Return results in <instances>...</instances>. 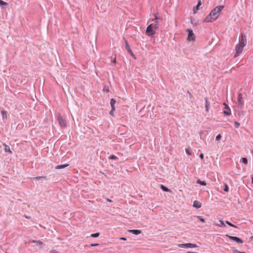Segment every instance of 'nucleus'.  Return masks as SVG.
<instances>
[{
	"label": "nucleus",
	"instance_id": "1",
	"mask_svg": "<svg viewBox=\"0 0 253 253\" xmlns=\"http://www.w3.org/2000/svg\"><path fill=\"white\" fill-rule=\"evenodd\" d=\"M224 8V6L219 5L212 9L210 13L204 20V22H211L215 21L219 16L221 11Z\"/></svg>",
	"mask_w": 253,
	"mask_h": 253
},
{
	"label": "nucleus",
	"instance_id": "2",
	"mask_svg": "<svg viewBox=\"0 0 253 253\" xmlns=\"http://www.w3.org/2000/svg\"><path fill=\"white\" fill-rule=\"evenodd\" d=\"M247 43L246 36L244 33H241L239 38V42L235 47L236 52L234 57H236L242 52L244 46Z\"/></svg>",
	"mask_w": 253,
	"mask_h": 253
},
{
	"label": "nucleus",
	"instance_id": "3",
	"mask_svg": "<svg viewBox=\"0 0 253 253\" xmlns=\"http://www.w3.org/2000/svg\"><path fill=\"white\" fill-rule=\"evenodd\" d=\"M160 21H162V18L157 16L156 15H155V18L152 19L153 23L151 24L150 25H152V27H153L155 30H157L159 29Z\"/></svg>",
	"mask_w": 253,
	"mask_h": 253
},
{
	"label": "nucleus",
	"instance_id": "4",
	"mask_svg": "<svg viewBox=\"0 0 253 253\" xmlns=\"http://www.w3.org/2000/svg\"><path fill=\"white\" fill-rule=\"evenodd\" d=\"M155 30L152 25H149L147 27L146 34L149 36H153L155 34Z\"/></svg>",
	"mask_w": 253,
	"mask_h": 253
},
{
	"label": "nucleus",
	"instance_id": "5",
	"mask_svg": "<svg viewBox=\"0 0 253 253\" xmlns=\"http://www.w3.org/2000/svg\"><path fill=\"white\" fill-rule=\"evenodd\" d=\"M178 246L180 248H197L198 247V246L195 244H192V243H186V244H179Z\"/></svg>",
	"mask_w": 253,
	"mask_h": 253
},
{
	"label": "nucleus",
	"instance_id": "6",
	"mask_svg": "<svg viewBox=\"0 0 253 253\" xmlns=\"http://www.w3.org/2000/svg\"><path fill=\"white\" fill-rule=\"evenodd\" d=\"M237 104L239 107L242 108L244 105V102L243 101V97L242 93H240L238 94Z\"/></svg>",
	"mask_w": 253,
	"mask_h": 253
},
{
	"label": "nucleus",
	"instance_id": "7",
	"mask_svg": "<svg viewBox=\"0 0 253 253\" xmlns=\"http://www.w3.org/2000/svg\"><path fill=\"white\" fill-rule=\"evenodd\" d=\"M226 236L228 237L230 240H233L238 244H242L243 243V241L237 237L231 236L228 235H226Z\"/></svg>",
	"mask_w": 253,
	"mask_h": 253
},
{
	"label": "nucleus",
	"instance_id": "8",
	"mask_svg": "<svg viewBox=\"0 0 253 253\" xmlns=\"http://www.w3.org/2000/svg\"><path fill=\"white\" fill-rule=\"evenodd\" d=\"M57 119L58 121L59 124L62 127H65L66 126V124L65 120L62 118L61 116L59 114L58 115Z\"/></svg>",
	"mask_w": 253,
	"mask_h": 253
},
{
	"label": "nucleus",
	"instance_id": "9",
	"mask_svg": "<svg viewBox=\"0 0 253 253\" xmlns=\"http://www.w3.org/2000/svg\"><path fill=\"white\" fill-rule=\"evenodd\" d=\"M187 31L188 32L187 40L188 41H194L195 40V36L192 30L187 29Z\"/></svg>",
	"mask_w": 253,
	"mask_h": 253
},
{
	"label": "nucleus",
	"instance_id": "10",
	"mask_svg": "<svg viewBox=\"0 0 253 253\" xmlns=\"http://www.w3.org/2000/svg\"><path fill=\"white\" fill-rule=\"evenodd\" d=\"M224 105H225L226 110L223 112V113L226 116H229L231 114L230 109L228 105L225 104H224Z\"/></svg>",
	"mask_w": 253,
	"mask_h": 253
},
{
	"label": "nucleus",
	"instance_id": "11",
	"mask_svg": "<svg viewBox=\"0 0 253 253\" xmlns=\"http://www.w3.org/2000/svg\"><path fill=\"white\" fill-rule=\"evenodd\" d=\"M202 206L201 203L198 201H195L193 203V207L196 208H200Z\"/></svg>",
	"mask_w": 253,
	"mask_h": 253
},
{
	"label": "nucleus",
	"instance_id": "12",
	"mask_svg": "<svg viewBox=\"0 0 253 253\" xmlns=\"http://www.w3.org/2000/svg\"><path fill=\"white\" fill-rule=\"evenodd\" d=\"M205 102H206V105H205L206 110V111L209 112V107L210 106V103L208 101L207 97H206L205 99Z\"/></svg>",
	"mask_w": 253,
	"mask_h": 253
},
{
	"label": "nucleus",
	"instance_id": "13",
	"mask_svg": "<svg viewBox=\"0 0 253 253\" xmlns=\"http://www.w3.org/2000/svg\"><path fill=\"white\" fill-rule=\"evenodd\" d=\"M129 232L135 235H138L141 232L140 230L137 229L130 230Z\"/></svg>",
	"mask_w": 253,
	"mask_h": 253
},
{
	"label": "nucleus",
	"instance_id": "14",
	"mask_svg": "<svg viewBox=\"0 0 253 253\" xmlns=\"http://www.w3.org/2000/svg\"><path fill=\"white\" fill-rule=\"evenodd\" d=\"M33 178L34 179L37 180H46L47 179V177L44 176H37V177H34Z\"/></svg>",
	"mask_w": 253,
	"mask_h": 253
},
{
	"label": "nucleus",
	"instance_id": "15",
	"mask_svg": "<svg viewBox=\"0 0 253 253\" xmlns=\"http://www.w3.org/2000/svg\"><path fill=\"white\" fill-rule=\"evenodd\" d=\"M68 166H69V165H68V164L58 165L55 167V169H64Z\"/></svg>",
	"mask_w": 253,
	"mask_h": 253
},
{
	"label": "nucleus",
	"instance_id": "16",
	"mask_svg": "<svg viewBox=\"0 0 253 253\" xmlns=\"http://www.w3.org/2000/svg\"><path fill=\"white\" fill-rule=\"evenodd\" d=\"M32 242L35 243L37 246H40L41 248H42L43 245V243L41 241L33 240Z\"/></svg>",
	"mask_w": 253,
	"mask_h": 253
},
{
	"label": "nucleus",
	"instance_id": "17",
	"mask_svg": "<svg viewBox=\"0 0 253 253\" xmlns=\"http://www.w3.org/2000/svg\"><path fill=\"white\" fill-rule=\"evenodd\" d=\"M3 145L4 146V151L6 152H9L10 153H12V152L10 150L9 146L6 145L5 144H4Z\"/></svg>",
	"mask_w": 253,
	"mask_h": 253
},
{
	"label": "nucleus",
	"instance_id": "18",
	"mask_svg": "<svg viewBox=\"0 0 253 253\" xmlns=\"http://www.w3.org/2000/svg\"><path fill=\"white\" fill-rule=\"evenodd\" d=\"M202 4L201 1H198V4L195 8L193 9V13H196L197 12V10L199 9V7Z\"/></svg>",
	"mask_w": 253,
	"mask_h": 253
},
{
	"label": "nucleus",
	"instance_id": "19",
	"mask_svg": "<svg viewBox=\"0 0 253 253\" xmlns=\"http://www.w3.org/2000/svg\"><path fill=\"white\" fill-rule=\"evenodd\" d=\"M1 114H2V119L3 120H4L7 119L6 111H5V110H2L1 111Z\"/></svg>",
	"mask_w": 253,
	"mask_h": 253
},
{
	"label": "nucleus",
	"instance_id": "20",
	"mask_svg": "<svg viewBox=\"0 0 253 253\" xmlns=\"http://www.w3.org/2000/svg\"><path fill=\"white\" fill-rule=\"evenodd\" d=\"M125 43H126V49H127V51L129 53H132V50L130 48L128 44V42H127L126 41H125Z\"/></svg>",
	"mask_w": 253,
	"mask_h": 253
},
{
	"label": "nucleus",
	"instance_id": "21",
	"mask_svg": "<svg viewBox=\"0 0 253 253\" xmlns=\"http://www.w3.org/2000/svg\"><path fill=\"white\" fill-rule=\"evenodd\" d=\"M197 183L203 186H206L207 185V183L205 181H201L199 179L197 180Z\"/></svg>",
	"mask_w": 253,
	"mask_h": 253
},
{
	"label": "nucleus",
	"instance_id": "22",
	"mask_svg": "<svg viewBox=\"0 0 253 253\" xmlns=\"http://www.w3.org/2000/svg\"><path fill=\"white\" fill-rule=\"evenodd\" d=\"M161 188L164 191H165V192H169L170 191V190L168 188L166 187V186H165L163 185H161Z\"/></svg>",
	"mask_w": 253,
	"mask_h": 253
},
{
	"label": "nucleus",
	"instance_id": "23",
	"mask_svg": "<svg viewBox=\"0 0 253 253\" xmlns=\"http://www.w3.org/2000/svg\"><path fill=\"white\" fill-rule=\"evenodd\" d=\"M219 222L220 223V224H216L215 225L220 227H223L225 226V225L223 220H220Z\"/></svg>",
	"mask_w": 253,
	"mask_h": 253
},
{
	"label": "nucleus",
	"instance_id": "24",
	"mask_svg": "<svg viewBox=\"0 0 253 253\" xmlns=\"http://www.w3.org/2000/svg\"><path fill=\"white\" fill-rule=\"evenodd\" d=\"M100 235L99 233H96L91 234L90 237L93 238H97Z\"/></svg>",
	"mask_w": 253,
	"mask_h": 253
},
{
	"label": "nucleus",
	"instance_id": "25",
	"mask_svg": "<svg viewBox=\"0 0 253 253\" xmlns=\"http://www.w3.org/2000/svg\"><path fill=\"white\" fill-rule=\"evenodd\" d=\"M116 102V101L114 98H112L110 101V104L111 106L115 105V103Z\"/></svg>",
	"mask_w": 253,
	"mask_h": 253
},
{
	"label": "nucleus",
	"instance_id": "26",
	"mask_svg": "<svg viewBox=\"0 0 253 253\" xmlns=\"http://www.w3.org/2000/svg\"><path fill=\"white\" fill-rule=\"evenodd\" d=\"M197 218H198L203 223H205V220L203 218L202 216H197Z\"/></svg>",
	"mask_w": 253,
	"mask_h": 253
},
{
	"label": "nucleus",
	"instance_id": "27",
	"mask_svg": "<svg viewBox=\"0 0 253 253\" xmlns=\"http://www.w3.org/2000/svg\"><path fill=\"white\" fill-rule=\"evenodd\" d=\"M242 162L243 163L247 165L248 164V159L246 158H243L242 159Z\"/></svg>",
	"mask_w": 253,
	"mask_h": 253
},
{
	"label": "nucleus",
	"instance_id": "28",
	"mask_svg": "<svg viewBox=\"0 0 253 253\" xmlns=\"http://www.w3.org/2000/svg\"><path fill=\"white\" fill-rule=\"evenodd\" d=\"M224 191L225 192H228L229 191V187L226 184H224Z\"/></svg>",
	"mask_w": 253,
	"mask_h": 253
},
{
	"label": "nucleus",
	"instance_id": "29",
	"mask_svg": "<svg viewBox=\"0 0 253 253\" xmlns=\"http://www.w3.org/2000/svg\"><path fill=\"white\" fill-rule=\"evenodd\" d=\"M225 223L227 224H228V225H229L230 226L234 227H236V228L237 227L235 225H234V224H232L231 223H230L228 221H226Z\"/></svg>",
	"mask_w": 253,
	"mask_h": 253
},
{
	"label": "nucleus",
	"instance_id": "30",
	"mask_svg": "<svg viewBox=\"0 0 253 253\" xmlns=\"http://www.w3.org/2000/svg\"><path fill=\"white\" fill-rule=\"evenodd\" d=\"M240 123L238 122H234V125H235V127L236 128H238L240 126Z\"/></svg>",
	"mask_w": 253,
	"mask_h": 253
},
{
	"label": "nucleus",
	"instance_id": "31",
	"mask_svg": "<svg viewBox=\"0 0 253 253\" xmlns=\"http://www.w3.org/2000/svg\"><path fill=\"white\" fill-rule=\"evenodd\" d=\"M7 5V3L6 2H4L1 0H0V5Z\"/></svg>",
	"mask_w": 253,
	"mask_h": 253
},
{
	"label": "nucleus",
	"instance_id": "32",
	"mask_svg": "<svg viewBox=\"0 0 253 253\" xmlns=\"http://www.w3.org/2000/svg\"><path fill=\"white\" fill-rule=\"evenodd\" d=\"M233 253H246L245 252H241L239 251L238 250H236V249H234L233 250Z\"/></svg>",
	"mask_w": 253,
	"mask_h": 253
},
{
	"label": "nucleus",
	"instance_id": "33",
	"mask_svg": "<svg viewBox=\"0 0 253 253\" xmlns=\"http://www.w3.org/2000/svg\"><path fill=\"white\" fill-rule=\"evenodd\" d=\"M221 135L220 134H218V135L216 136V140H217V141H219V140H220V139H221Z\"/></svg>",
	"mask_w": 253,
	"mask_h": 253
},
{
	"label": "nucleus",
	"instance_id": "34",
	"mask_svg": "<svg viewBox=\"0 0 253 253\" xmlns=\"http://www.w3.org/2000/svg\"><path fill=\"white\" fill-rule=\"evenodd\" d=\"M110 159H113V160H116L117 159V157L115 156V155H112L109 157V158Z\"/></svg>",
	"mask_w": 253,
	"mask_h": 253
},
{
	"label": "nucleus",
	"instance_id": "35",
	"mask_svg": "<svg viewBox=\"0 0 253 253\" xmlns=\"http://www.w3.org/2000/svg\"><path fill=\"white\" fill-rule=\"evenodd\" d=\"M186 153H187V154H188V155H191V153L190 151H189V149H186Z\"/></svg>",
	"mask_w": 253,
	"mask_h": 253
},
{
	"label": "nucleus",
	"instance_id": "36",
	"mask_svg": "<svg viewBox=\"0 0 253 253\" xmlns=\"http://www.w3.org/2000/svg\"><path fill=\"white\" fill-rule=\"evenodd\" d=\"M98 245H99L98 244H90V246L91 247H95V246H97Z\"/></svg>",
	"mask_w": 253,
	"mask_h": 253
},
{
	"label": "nucleus",
	"instance_id": "37",
	"mask_svg": "<svg viewBox=\"0 0 253 253\" xmlns=\"http://www.w3.org/2000/svg\"><path fill=\"white\" fill-rule=\"evenodd\" d=\"M200 158L202 159H203L204 158V154L203 153L200 154Z\"/></svg>",
	"mask_w": 253,
	"mask_h": 253
},
{
	"label": "nucleus",
	"instance_id": "38",
	"mask_svg": "<svg viewBox=\"0 0 253 253\" xmlns=\"http://www.w3.org/2000/svg\"><path fill=\"white\" fill-rule=\"evenodd\" d=\"M114 112V111H113V110H111L110 111V113H110V114L111 115L113 116Z\"/></svg>",
	"mask_w": 253,
	"mask_h": 253
},
{
	"label": "nucleus",
	"instance_id": "39",
	"mask_svg": "<svg viewBox=\"0 0 253 253\" xmlns=\"http://www.w3.org/2000/svg\"><path fill=\"white\" fill-rule=\"evenodd\" d=\"M111 108H112V110L113 111H114L115 110V105H113V106H111Z\"/></svg>",
	"mask_w": 253,
	"mask_h": 253
},
{
	"label": "nucleus",
	"instance_id": "40",
	"mask_svg": "<svg viewBox=\"0 0 253 253\" xmlns=\"http://www.w3.org/2000/svg\"><path fill=\"white\" fill-rule=\"evenodd\" d=\"M120 239L121 240H124V241L126 240V238H125V237H121V238H120Z\"/></svg>",
	"mask_w": 253,
	"mask_h": 253
},
{
	"label": "nucleus",
	"instance_id": "41",
	"mask_svg": "<svg viewBox=\"0 0 253 253\" xmlns=\"http://www.w3.org/2000/svg\"><path fill=\"white\" fill-rule=\"evenodd\" d=\"M50 253H57L55 251H51L50 252Z\"/></svg>",
	"mask_w": 253,
	"mask_h": 253
},
{
	"label": "nucleus",
	"instance_id": "42",
	"mask_svg": "<svg viewBox=\"0 0 253 253\" xmlns=\"http://www.w3.org/2000/svg\"><path fill=\"white\" fill-rule=\"evenodd\" d=\"M116 58L115 57L113 60L114 63H116Z\"/></svg>",
	"mask_w": 253,
	"mask_h": 253
},
{
	"label": "nucleus",
	"instance_id": "43",
	"mask_svg": "<svg viewBox=\"0 0 253 253\" xmlns=\"http://www.w3.org/2000/svg\"><path fill=\"white\" fill-rule=\"evenodd\" d=\"M106 200H107V201H108V202H111V200H110V199H108V198H106Z\"/></svg>",
	"mask_w": 253,
	"mask_h": 253
},
{
	"label": "nucleus",
	"instance_id": "44",
	"mask_svg": "<svg viewBox=\"0 0 253 253\" xmlns=\"http://www.w3.org/2000/svg\"><path fill=\"white\" fill-rule=\"evenodd\" d=\"M129 53L131 54V55L132 56H133V57H134V54H133V52H132V53Z\"/></svg>",
	"mask_w": 253,
	"mask_h": 253
},
{
	"label": "nucleus",
	"instance_id": "45",
	"mask_svg": "<svg viewBox=\"0 0 253 253\" xmlns=\"http://www.w3.org/2000/svg\"><path fill=\"white\" fill-rule=\"evenodd\" d=\"M188 93L189 94V96H190V97L191 98L192 97V95L189 92H188Z\"/></svg>",
	"mask_w": 253,
	"mask_h": 253
},
{
	"label": "nucleus",
	"instance_id": "46",
	"mask_svg": "<svg viewBox=\"0 0 253 253\" xmlns=\"http://www.w3.org/2000/svg\"><path fill=\"white\" fill-rule=\"evenodd\" d=\"M252 183L253 184V176L252 177Z\"/></svg>",
	"mask_w": 253,
	"mask_h": 253
},
{
	"label": "nucleus",
	"instance_id": "47",
	"mask_svg": "<svg viewBox=\"0 0 253 253\" xmlns=\"http://www.w3.org/2000/svg\"><path fill=\"white\" fill-rule=\"evenodd\" d=\"M25 217L27 218H29L30 217L29 216H26V215H25Z\"/></svg>",
	"mask_w": 253,
	"mask_h": 253
},
{
	"label": "nucleus",
	"instance_id": "48",
	"mask_svg": "<svg viewBox=\"0 0 253 253\" xmlns=\"http://www.w3.org/2000/svg\"><path fill=\"white\" fill-rule=\"evenodd\" d=\"M193 22H194V21L191 20V23H193Z\"/></svg>",
	"mask_w": 253,
	"mask_h": 253
},
{
	"label": "nucleus",
	"instance_id": "49",
	"mask_svg": "<svg viewBox=\"0 0 253 253\" xmlns=\"http://www.w3.org/2000/svg\"><path fill=\"white\" fill-rule=\"evenodd\" d=\"M193 22H194V21L191 20V23H193Z\"/></svg>",
	"mask_w": 253,
	"mask_h": 253
},
{
	"label": "nucleus",
	"instance_id": "50",
	"mask_svg": "<svg viewBox=\"0 0 253 253\" xmlns=\"http://www.w3.org/2000/svg\"><path fill=\"white\" fill-rule=\"evenodd\" d=\"M200 1H201V0H199Z\"/></svg>",
	"mask_w": 253,
	"mask_h": 253
}]
</instances>
